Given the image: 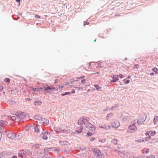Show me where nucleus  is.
<instances>
[{
  "label": "nucleus",
  "mask_w": 158,
  "mask_h": 158,
  "mask_svg": "<svg viewBox=\"0 0 158 158\" xmlns=\"http://www.w3.org/2000/svg\"><path fill=\"white\" fill-rule=\"evenodd\" d=\"M100 128H103L106 130H108L110 128V126H107L104 125L103 126H101Z\"/></svg>",
  "instance_id": "22"
},
{
  "label": "nucleus",
  "mask_w": 158,
  "mask_h": 158,
  "mask_svg": "<svg viewBox=\"0 0 158 158\" xmlns=\"http://www.w3.org/2000/svg\"><path fill=\"white\" fill-rule=\"evenodd\" d=\"M44 87H46V86L45 85H43V86L42 87H38V88L40 90L41 89L44 90Z\"/></svg>",
  "instance_id": "49"
},
{
  "label": "nucleus",
  "mask_w": 158,
  "mask_h": 158,
  "mask_svg": "<svg viewBox=\"0 0 158 158\" xmlns=\"http://www.w3.org/2000/svg\"><path fill=\"white\" fill-rule=\"evenodd\" d=\"M158 121V116H156L155 117L154 120H153V122L154 123V124H156V121Z\"/></svg>",
  "instance_id": "39"
},
{
  "label": "nucleus",
  "mask_w": 158,
  "mask_h": 158,
  "mask_svg": "<svg viewBox=\"0 0 158 158\" xmlns=\"http://www.w3.org/2000/svg\"><path fill=\"white\" fill-rule=\"evenodd\" d=\"M85 127L89 130L91 131H94L95 130L96 127L90 123H88L85 124Z\"/></svg>",
  "instance_id": "4"
},
{
  "label": "nucleus",
  "mask_w": 158,
  "mask_h": 158,
  "mask_svg": "<svg viewBox=\"0 0 158 158\" xmlns=\"http://www.w3.org/2000/svg\"><path fill=\"white\" fill-rule=\"evenodd\" d=\"M149 149L148 148H146V149L145 152L146 154H147L149 152Z\"/></svg>",
  "instance_id": "60"
},
{
  "label": "nucleus",
  "mask_w": 158,
  "mask_h": 158,
  "mask_svg": "<svg viewBox=\"0 0 158 158\" xmlns=\"http://www.w3.org/2000/svg\"><path fill=\"white\" fill-rule=\"evenodd\" d=\"M94 86L95 88L96 89L97 91H102V88L101 87H100L98 84L96 85H94Z\"/></svg>",
  "instance_id": "21"
},
{
  "label": "nucleus",
  "mask_w": 158,
  "mask_h": 158,
  "mask_svg": "<svg viewBox=\"0 0 158 158\" xmlns=\"http://www.w3.org/2000/svg\"><path fill=\"white\" fill-rule=\"evenodd\" d=\"M151 136L150 135H148V137L145 138V140L147 141L148 140L151 139Z\"/></svg>",
  "instance_id": "48"
},
{
  "label": "nucleus",
  "mask_w": 158,
  "mask_h": 158,
  "mask_svg": "<svg viewBox=\"0 0 158 158\" xmlns=\"http://www.w3.org/2000/svg\"><path fill=\"white\" fill-rule=\"evenodd\" d=\"M102 63V62H100L98 63L97 65L98 67H102V66H101Z\"/></svg>",
  "instance_id": "54"
},
{
  "label": "nucleus",
  "mask_w": 158,
  "mask_h": 158,
  "mask_svg": "<svg viewBox=\"0 0 158 158\" xmlns=\"http://www.w3.org/2000/svg\"><path fill=\"white\" fill-rule=\"evenodd\" d=\"M32 100L30 98H26L25 99V100L26 101H31Z\"/></svg>",
  "instance_id": "61"
},
{
  "label": "nucleus",
  "mask_w": 158,
  "mask_h": 158,
  "mask_svg": "<svg viewBox=\"0 0 158 158\" xmlns=\"http://www.w3.org/2000/svg\"><path fill=\"white\" fill-rule=\"evenodd\" d=\"M54 131L58 133H60L61 132V129L59 127H54Z\"/></svg>",
  "instance_id": "25"
},
{
  "label": "nucleus",
  "mask_w": 158,
  "mask_h": 158,
  "mask_svg": "<svg viewBox=\"0 0 158 158\" xmlns=\"http://www.w3.org/2000/svg\"><path fill=\"white\" fill-rule=\"evenodd\" d=\"M42 145L41 144H36L34 145H33V150L35 149L36 150H40L41 147Z\"/></svg>",
  "instance_id": "12"
},
{
  "label": "nucleus",
  "mask_w": 158,
  "mask_h": 158,
  "mask_svg": "<svg viewBox=\"0 0 158 158\" xmlns=\"http://www.w3.org/2000/svg\"><path fill=\"white\" fill-rule=\"evenodd\" d=\"M111 143L114 144H116L118 143V140L116 139H114L112 140Z\"/></svg>",
  "instance_id": "38"
},
{
  "label": "nucleus",
  "mask_w": 158,
  "mask_h": 158,
  "mask_svg": "<svg viewBox=\"0 0 158 158\" xmlns=\"http://www.w3.org/2000/svg\"><path fill=\"white\" fill-rule=\"evenodd\" d=\"M50 148H45L44 150V152H48V151L49 150L51 151Z\"/></svg>",
  "instance_id": "41"
},
{
  "label": "nucleus",
  "mask_w": 158,
  "mask_h": 158,
  "mask_svg": "<svg viewBox=\"0 0 158 158\" xmlns=\"http://www.w3.org/2000/svg\"><path fill=\"white\" fill-rule=\"evenodd\" d=\"M49 122L48 119L43 118L40 122V123L41 125L46 126L48 124Z\"/></svg>",
  "instance_id": "5"
},
{
  "label": "nucleus",
  "mask_w": 158,
  "mask_h": 158,
  "mask_svg": "<svg viewBox=\"0 0 158 158\" xmlns=\"http://www.w3.org/2000/svg\"><path fill=\"white\" fill-rule=\"evenodd\" d=\"M6 102L7 103H8L9 104H10V105H12L16 102H15V100H7Z\"/></svg>",
  "instance_id": "24"
},
{
  "label": "nucleus",
  "mask_w": 158,
  "mask_h": 158,
  "mask_svg": "<svg viewBox=\"0 0 158 158\" xmlns=\"http://www.w3.org/2000/svg\"><path fill=\"white\" fill-rule=\"evenodd\" d=\"M35 18H40L41 16L38 15H35Z\"/></svg>",
  "instance_id": "53"
},
{
  "label": "nucleus",
  "mask_w": 158,
  "mask_h": 158,
  "mask_svg": "<svg viewBox=\"0 0 158 158\" xmlns=\"http://www.w3.org/2000/svg\"><path fill=\"white\" fill-rule=\"evenodd\" d=\"M90 119L89 118L87 117H86L85 118H84V120H85V123H90L89 122V121L90 120Z\"/></svg>",
  "instance_id": "35"
},
{
  "label": "nucleus",
  "mask_w": 158,
  "mask_h": 158,
  "mask_svg": "<svg viewBox=\"0 0 158 158\" xmlns=\"http://www.w3.org/2000/svg\"><path fill=\"white\" fill-rule=\"evenodd\" d=\"M136 121H137V123L139 124H141L143 122V121H142L141 120H139V119L135 120H134V121L135 122Z\"/></svg>",
  "instance_id": "44"
},
{
  "label": "nucleus",
  "mask_w": 158,
  "mask_h": 158,
  "mask_svg": "<svg viewBox=\"0 0 158 158\" xmlns=\"http://www.w3.org/2000/svg\"><path fill=\"white\" fill-rule=\"evenodd\" d=\"M22 152V154L24 156V157H25L27 154V150L23 149L21 150Z\"/></svg>",
  "instance_id": "28"
},
{
  "label": "nucleus",
  "mask_w": 158,
  "mask_h": 158,
  "mask_svg": "<svg viewBox=\"0 0 158 158\" xmlns=\"http://www.w3.org/2000/svg\"><path fill=\"white\" fill-rule=\"evenodd\" d=\"M129 118V116H124L123 118V121L124 122H126L127 121V120Z\"/></svg>",
  "instance_id": "34"
},
{
  "label": "nucleus",
  "mask_w": 158,
  "mask_h": 158,
  "mask_svg": "<svg viewBox=\"0 0 158 158\" xmlns=\"http://www.w3.org/2000/svg\"><path fill=\"white\" fill-rule=\"evenodd\" d=\"M111 77L112 80H110L111 83H114L117 82L118 80V76L116 74L112 75Z\"/></svg>",
  "instance_id": "7"
},
{
  "label": "nucleus",
  "mask_w": 158,
  "mask_h": 158,
  "mask_svg": "<svg viewBox=\"0 0 158 158\" xmlns=\"http://www.w3.org/2000/svg\"><path fill=\"white\" fill-rule=\"evenodd\" d=\"M15 133L10 132L7 134V137L10 139H12L15 138Z\"/></svg>",
  "instance_id": "15"
},
{
  "label": "nucleus",
  "mask_w": 158,
  "mask_h": 158,
  "mask_svg": "<svg viewBox=\"0 0 158 158\" xmlns=\"http://www.w3.org/2000/svg\"><path fill=\"white\" fill-rule=\"evenodd\" d=\"M51 151L52 152H56L58 153L60 152V149L59 148L52 147L50 148Z\"/></svg>",
  "instance_id": "16"
},
{
  "label": "nucleus",
  "mask_w": 158,
  "mask_h": 158,
  "mask_svg": "<svg viewBox=\"0 0 158 158\" xmlns=\"http://www.w3.org/2000/svg\"><path fill=\"white\" fill-rule=\"evenodd\" d=\"M123 81L124 82V84H128L130 82V80H127V78H125L123 80Z\"/></svg>",
  "instance_id": "31"
},
{
  "label": "nucleus",
  "mask_w": 158,
  "mask_h": 158,
  "mask_svg": "<svg viewBox=\"0 0 158 158\" xmlns=\"http://www.w3.org/2000/svg\"><path fill=\"white\" fill-rule=\"evenodd\" d=\"M20 120V118H16V121H15V122H19Z\"/></svg>",
  "instance_id": "62"
},
{
  "label": "nucleus",
  "mask_w": 158,
  "mask_h": 158,
  "mask_svg": "<svg viewBox=\"0 0 158 158\" xmlns=\"http://www.w3.org/2000/svg\"><path fill=\"white\" fill-rule=\"evenodd\" d=\"M35 119L39 121H41L43 118L40 114L35 115L34 117Z\"/></svg>",
  "instance_id": "17"
},
{
  "label": "nucleus",
  "mask_w": 158,
  "mask_h": 158,
  "mask_svg": "<svg viewBox=\"0 0 158 158\" xmlns=\"http://www.w3.org/2000/svg\"><path fill=\"white\" fill-rule=\"evenodd\" d=\"M135 122L132 123L130 125L129 127V128L131 130L134 131L137 129V127H136L135 124Z\"/></svg>",
  "instance_id": "14"
},
{
  "label": "nucleus",
  "mask_w": 158,
  "mask_h": 158,
  "mask_svg": "<svg viewBox=\"0 0 158 158\" xmlns=\"http://www.w3.org/2000/svg\"><path fill=\"white\" fill-rule=\"evenodd\" d=\"M42 103V102L39 101L38 99H36V100H35V102H34L33 104L36 106H38L41 105Z\"/></svg>",
  "instance_id": "20"
},
{
  "label": "nucleus",
  "mask_w": 158,
  "mask_h": 158,
  "mask_svg": "<svg viewBox=\"0 0 158 158\" xmlns=\"http://www.w3.org/2000/svg\"><path fill=\"white\" fill-rule=\"evenodd\" d=\"M15 115L17 117L22 119H24L26 118H28L29 117V115L28 114L23 112L20 111L16 112L15 113Z\"/></svg>",
  "instance_id": "2"
},
{
  "label": "nucleus",
  "mask_w": 158,
  "mask_h": 158,
  "mask_svg": "<svg viewBox=\"0 0 158 158\" xmlns=\"http://www.w3.org/2000/svg\"><path fill=\"white\" fill-rule=\"evenodd\" d=\"M118 77H119L120 78H122L124 77L123 75L122 74H120L119 75H118Z\"/></svg>",
  "instance_id": "55"
},
{
  "label": "nucleus",
  "mask_w": 158,
  "mask_h": 158,
  "mask_svg": "<svg viewBox=\"0 0 158 158\" xmlns=\"http://www.w3.org/2000/svg\"><path fill=\"white\" fill-rule=\"evenodd\" d=\"M8 122L6 121L3 120H0V125L2 126H6L7 125Z\"/></svg>",
  "instance_id": "18"
},
{
  "label": "nucleus",
  "mask_w": 158,
  "mask_h": 158,
  "mask_svg": "<svg viewBox=\"0 0 158 158\" xmlns=\"http://www.w3.org/2000/svg\"><path fill=\"white\" fill-rule=\"evenodd\" d=\"M50 133L47 131H44L40 135V137L41 138L44 140H46L48 139L47 135Z\"/></svg>",
  "instance_id": "3"
},
{
  "label": "nucleus",
  "mask_w": 158,
  "mask_h": 158,
  "mask_svg": "<svg viewBox=\"0 0 158 158\" xmlns=\"http://www.w3.org/2000/svg\"><path fill=\"white\" fill-rule=\"evenodd\" d=\"M86 81V80L85 79H82L81 80V83L83 84H84L85 82Z\"/></svg>",
  "instance_id": "51"
},
{
  "label": "nucleus",
  "mask_w": 158,
  "mask_h": 158,
  "mask_svg": "<svg viewBox=\"0 0 158 158\" xmlns=\"http://www.w3.org/2000/svg\"><path fill=\"white\" fill-rule=\"evenodd\" d=\"M15 1L18 3V6H19L20 5V0H15Z\"/></svg>",
  "instance_id": "50"
},
{
  "label": "nucleus",
  "mask_w": 158,
  "mask_h": 158,
  "mask_svg": "<svg viewBox=\"0 0 158 158\" xmlns=\"http://www.w3.org/2000/svg\"><path fill=\"white\" fill-rule=\"evenodd\" d=\"M22 153L23 152L21 150L19 151L18 153V157H21V158H23L24 157V156L23 155V154H22Z\"/></svg>",
  "instance_id": "27"
},
{
  "label": "nucleus",
  "mask_w": 158,
  "mask_h": 158,
  "mask_svg": "<svg viewBox=\"0 0 158 158\" xmlns=\"http://www.w3.org/2000/svg\"><path fill=\"white\" fill-rule=\"evenodd\" d=\"M117 105H118V104H115L114 105V106H112L111 107L110 110H115L116 109L115 108L117 106Z\"/></svg>",
  "instance_id": "42"
},
{
  "label": "nucleus",
  "mask_w": 158,
  "mask_h": 158,
  "mask_svg": "<svg viewBox=\"0 0 158 158\" xmlns=\"http://www.w3.org/2000/svg\"><path fill=\"white\" fill-rule=\"evenodd\" d=\"M83 129V127L82 126H80L79 127L77 128V129L75 130V131L72 132L71 133V135H72L74 134H76L77 133L78 134L80 133L81 132Z\"/></svg>",
  "instance_id": "6"
},
{
  "label": "nucleus",
  "mask_w": 158,
  "mask_h": 158,
  "mask_svg": "<svg viewBox=\"0 0 158 158\" xmlns=\"http://www.w3.org/2000/svg\"><path fill=\"white\" fill-rule=\"evenodd\" d=\"M10 79L8 78H5L4 81L7 83H10Z\"/></svg>",
  "instance_id": "43"
},
{
  "label": "nucleus",
  "mask_w": 158,
  "mask_h": 158,
  "mask_svg": "<svg viewBox=\"0 0 158 158\" xmlns=\"http://www.w3.org/2000/svg\"><path fill=\"white\" fill-rule=\"evenodd\" d=\"M70 151L71 150L70 149H67V148H65L64 150V152H65L69 154V153Z\"/></svg>",
  "instance_id": "45"
},
{
  "label": "nucleus",
  "mask_w": 158,
  "mask_h": 158,
  "mask_svg": "<svg viewBox=\"0 0 158 158\" xmlns=\"http://www.w3.org/2000/svg\"><path fill=\"white\" fill-rule=\"evenodd\" d=\"M77 80H74L73 79H71L70 81V83H72L73 82H74V81H77Z\"/></svg>",
  "instance_id": "59"
},
{
  "label": "nucleus",
  "mask_w": 158,
  "mask_h": 158,
  "mask_svg": "<svg viewBox=\"0 0 158 158\" xmlns=\"http://www.w3.org/2000/svg\"><path fill=\"white\" fill-rule=\"evenodd\" d=\"M113 115V114L112 113H110L108 114L106 116V118L107 120H108V119L110 117H111Z\"/></svg>",
  "instance_id": "36"
},
{
  "label": "nucleus",
  "mask_w": 158,
  "mask_h": 158,
  "mask_svg": "<svg viewBox=\"0 0 158 158\" xmlns=\"http://www.w3.org/2000/svg\"><path fill=\"white\" fill-rule=\"evenodd\" d=\"M147 158V157H146V156H143V157L142 156H139L137 157L133 158Z\"/></svg>",
  "instance_id": "63"
},
{
  "label": "nucleus",
  "mask_w": 158,
  "mask_h": 158,
  "mask_svg": "<svg viewBox=\"0 0 158 158\" xmlns=\"http://www.w3.org/2000/svg\"><path fill=\"white\" fill-rule=\"evenodd\" d=\"M34 131L36 132H38L39 131V127H40L39 125L35 124L34 125Z\"/></svg>",
  "instance_id": "19"
},
{
  "label": "nucleus",
  "mask_w": 158,
  "mask_h": 158,
  "mask_svg": "<svg viewBox=\"0 0 158 158\" xmlns=\"http://www.w3.org/2000/svg\"><path fill=\"white\" fill-rule=\"evenodd\" d=\"M70 132V130L69 129H64L63 130L61 129V133H69Z\"/></svg>",
  "instance_id": "26"
},
{
  "label": "nucleus",
  "mask_w": 158,
  "mask_h": 158,
  "mask_svg": "<svg viewBox=\"0 0 158 158\" xmlns=\"http://www.w3.org/2000/svg\"><path fill=\"white\" fill-rule=\"evenodd\" d=\"M99 141L100 142H101L102 143H104L106 142V140L105 139H99Z\"/></svg>",
  "instance_id": "47"
},
{
  "label": "nucleus",
  "mask_w": 158,
  "mask_h": 158,
  "mask_svg": "<svg viewBox=\"0 0 158 158\" xmlns=\"http://www.w3.org/2000/svg\"><path fill=\"white\" fill-rule=\"evenodd\" d=\"M85 147H82L81 148H80V150H81L82 151L84 150L85 149Z\"/></svg>",
  "instance_id": "56"
},
{
  "label": "nucleus",
  "mask_w": 158,
  "mask_h": 158,
  "mask_svg": "<svg viewBox=\"0 0 158 158\" xmlns=\"http://www.w3.org/2000/svg\"><path fill=\"white\" fill-rule=\"evenodd\" d=\"M63 87V86L62 85L59 86L58 88L56 89V88L52 87V86H50L49 85L46 84V87H44V89L43 90L46 93H51L52 91H58V90H60V89H62Z\"/></svg>",
  "instance_id": "1"
},
{
  "label": "nucleus",
  "mask_w": 158,
  "mask_h": 158,
  "mask_svg": "<svg viewBox=\"0 0 158 158\" xmlns=\"http://www.w3.org/2000/svg\"><path fill=\"white\" fill-rule=\"evenodd\" d=\"M59 143L60 145L63 146H67L69 144V142L66 140L60 141Z\"/></svg>",
  "instance_id": "13"
},
{
  "label": "nucleus",
  "mask_w": 158,
  "mask_h": 158,
  "mask_svg": "<svg viewBox=\"0 0 158 158\" xmlns=\"http://www.w3.org/2000/svg\"><path fill=\"white\" fill-rule=\"evenodd\" d=\"M152 70L156 74H158V69L156 68L155 67L152 69Z\"/></svg>",
  "instance_id": "33"
},
{
  "label": "nucleus",
  "mask_w": 158,
  "mask_h": 158,
  "mask_svg": "<svg viewBox=\"0 0 158 158\" xmlns=\"http://www.w3.org/2000/svg\"><path fill=\"white\" fill-rule=\"evenodd\" d=\"M31 89L33 90L34 91H41L40 90H39L38 87L34 88L33 87H31Z\"/></svg>",
  "instance_id": "32"
},
{
  "label": "nucleus",
  "mask_w": 158,
  "mask_h": 158,
  "mask_svg": "<svg viewBox=\"0 0 158 158\" xmlns=\"http://www.w3.org/2000/svg\"><path fill=\"white\" fill-rule=\"evenodd\" d=\"M104 155L103 154V153H102L101 152V153L99 154L97 157L98 158H104Z\"/></svg>",
  "instance_id": "29"
},
{
  "label": "nucleus",
  "mask_w": 158,
  "mask_h": 158,
  "mask_svg": "<svg viewBox=\"0 0 158 158\" xmlns=\"http://www.w3.org/2000/svg\"><path fill=\"white\" fill-rule=\"evenodd\" d=\"M27 154H28V156H31L32 155V153L29 150H27Z\"/></svg>",
  "instance_id": "46"
},
{
  "label": "nucleus",
  "mask_w": 158,
  "mask_h": 158,
  "mask_svg": "<svg viewBox=\"0 0 158 158\" xmlns=\"http://www.w3.org/2000/svg\"><path fill=\"white\" fill-rule=\"evenodd\" d=\"M94 133H94H92L90 131H88L87 133V136L89 137L93 135Z\"/></svg>",
  "instance_id": "40"
},
{
  "label": "nucleus",
  "mask_w": 158,
  "mask_h": 158,
  "mask_svg": "<svg viewBox=\"0 0 158 158\" xmlns=\"http://www.w3.org/2000/svg\"><path fill=\"white\" fill-rule=\"evenodd\" d=\"M10 118L12 121H16V117L15 116H10Z\"/></svg>",
  "instance_id": "37"
},
{
  "label": "nucleus",
  "mask_w": 158,
  "mask_h": 158,
  "mask_svg": "<svg viewBox=\"0 0 158 158\" xmlns=\"http://www.w3.org/2000/svg\"><path fill=\"white\" fill-rule=\"evenodd\" d=\"M15 137H16L17 139H20L22 137V134L20 133H18L17 134H15Z\"/></svg>",
  "instance_id": "23"
},
{
  "label": "nucleus",
  "mask_w": 158,
  "mask_h": 158,
  "mask_svg": "<svg viewBox=\"0 0 158 158\" xmlns=\"http://www.w3.org/2000/svg\"><path fill=\"white\" fill-rule=\"evenodd\" d=\"M71 94L70 92H66L61 94V96H63L65 95H70Z\"/></svg>",
  "instance_id": "30"
},
{
  "label": "nucleus",
  "mask_w": 158,
  "mask_h": 158,
  "mask_svg": "<svg viewBox=\"0 0 158 158\" xmlns=\"http://www.w3.org/2000/svg\"><path fill=\"white\" fill-rule=\"evenodd\" d=\"M139 66V65L138 64H136L134 65L133 68H134L135 69V68H138V66Z\"/></svg>",
  "instance_id": "58"
},
{
  "label": "nucleus",
  "mask_w": 158,
  "mask_h": 158,
  "mask_svg": "<svg viewBox=\"0 0 158 158\" xmlns=\"http://www.w3.org/2000/svg\"><path fill=\"white\" fill-rule=\"evenodd\" d=\"M85 120H84V117H81L77 121V124L79 125H81L82 124H84L85 125Z\"/></svg>",
  "instance_id": "10"
},
{
  "label": "nucleus",
  "mask_w": 158,
  "mask_h": 158,
  "mask_svg": "<svg viewBox=\"0 0 158 158\" xmlns=\"http://www.w3.org/2000/svg\"><path fill=\"white\" fill-rule=\"evenodd\" d=\"M156 133L155 131H149L146 132L145 135H154Z\"/></svg>",
  "instance_id": "11"
},
{
  "label": "nucleus",
  "mask_w": 158,
  "mask_h": 158,
  "mask_svg": "<svg viewBox=\"0 0 158 158\" xmlns=\"http://www.w3.org/2000/svg\"><path fill=\"white\" fill-rule=\"evenodd\" d=\"M89 24V22L84 21V22L83 24H84V26H85V25H88V24Z\"/></svg>",
  "instance_id": "52"
},
{
  "label": "nucleus",
  "mask_w": 158,
  "mask_h": 158,
  "mask_svg": "<svg viewBox=\"0 0 158 158\" xmlns=\"http://www.w3.org/2000/svg\"><path fill=\"white\" fill-rule=\"evenodd\" d=\"M147 118L146 114H140L139 117V120L143 122L145 121Z\"/></svg>",
  "instance_id": "9"
},
{
  "label": "nucleus",
  "mask_w": 158,
  "mask_h": 158,
  "mask_svg": "<svg viewBox=\"0 0 158 158\" xmlns=\"http://www.w3.org/2000/svg\"><path fill=\"white\" fill-rule=\"evenodd\" d=\"M155 156L154 155H152L149 156L148 157V158H155Z\"/></svg>",
  "instance_id": "64"
},
{
  "label": "nucleus",
  "mask_w": 158,
  "mask_h": 158,
  "mask_svg": "<svg viewBox=\"0 0 158 158\" xmlns=\"http://www.w3.org/2000/svg\"><path fill=\"white\" fill-rule=\"evenodd\" d=\"M91 150L93 152L94 154L97 157L99 154L101 153V151L98 148H92L91 149Z\"/></svg>",
  "instance_id": "8"
},
{
  "label": "nucleus",
  "mask_w": 158,
  "mask_h": 158,
  "mask_svg": "<svg viewBox=\"0 0 158 158\" xmlns=\"http://www.w3.org/2000/svg\"><path fill=\"white\" fill-rule=\"evenodd\" d=\"M35 153L37 154H40L41 152L38 151H35Z\"/></svg>",
  "instance_id": "57"
}]
</instances>
